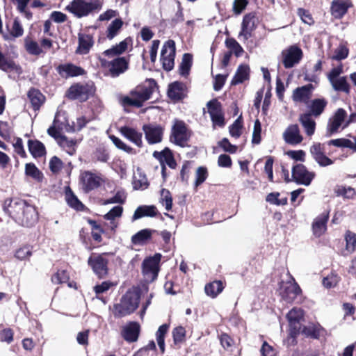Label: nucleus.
Segmentation results:
<instances>
[{
  "instance_id": "f257e3e1",
  "label": "nucleus",
  "mask_w": 356,
  "mask_h": 356,
  "mask_svg": "<svg viewBox=\"0 0 356 356\" xmlns=\"http://www.w3.org/2000/svg\"><path fill=\"white\" fill-rule=\"evenodd\" d=\"M3 209L22 226L31 227L37 222L38 219L35 208L20 199L6 200L3 204Z\"/></svg>"
},
{
  "instance_id": "f03ea898",
  "label": "nucleus",
  "mask_w": 356,
  "mask_h": 356,
  "mask_svg": "<svg viewBox=\"0 0 356 356\" xmlns=\"http://www.w3.org/2000/svg\"><path fill=\"white\" fill-rule=\"evenodd\" d=\"M156 89L157 84L155 80L147 79L143 84L132 90L129 97H124L123 102L127 105L141 107L145 102L151 98Z\"/></svg>"
},
{
  "instance_id": "7ed1b4c3",
  "label": "nucleus",
  "mask_w": 356,
  "mask_h": 356,
  "mask_svg": "<svg viewBox=\"0 0 356 356\" xmlns=\"http://www.w3.org/2000/svg\"><path fill=\"white\" fill-rule=\"evenodd\" d=\"M140 291L130 289L121 298L119 303L113 306V315L115 318H122L132 314L139 305Z\"/></svg>"
},
{
  "instance_id": "20e7f679",
  "label": "nucleus",
  "mask_w": 356,
  "mask_h": 356,
  "mask_svg": "<svg viewBox=\"0 0 356 356\" xmlns=\"http://www.w3.org/2000/svg\"><path fill=\"white\" fill-rule=\"evenodd\" d=\"M102 8V3L99 0H73L65 10L76 17L82 18L99 11Z\"/></svg>"
},
{
  "instance_id": "39448f33",
  "label": "nucleus",
  "mask_w": 356,
  "mask_h": 356,
  "mask_svg": "<svg viewBox=\"0 0 356 356\" xmlns=\"http://www.w3.org/2000/svg\"><path fill=\"white\" fill-rule=\"evenodd\" d=\"M161 258V255L160 254H155L153 257L147 258L143 261L142 264L143 273L146 282H152L156 279Z\"/></svg>"
},
{
  "instance_id": "423d86ee",
  "label": "nucleus",
  "mask_w": 356,
  "mask_h": 356,
  "mask_svg": "<svg viewBox=\"0 0 356 356\" xmlns=\"http://www.w3.org/2000/svg\"><path fill=\"white\" fill-rule=\"evenodd\" d=\"M189 137L190 134L185 122L175 120L171 130L170 141L179 146L184 147Z\"/></svg>"
},
{
  "instance_id": "0eeeda50",
  "label": "nucleus",
  "mask_w": 356,
  "mask_h": 356,
  "mask_svg": "<svg viewBox=\"0 0 356 356\" xmlns=\"http://www.w3.org/2000/svg\"><path fill=\"white\" fill-rule=\"evenodd\" d=\"M175 43L173 40H169L164 43L161 52V60L165 70H172L175 65Z\"/></svg>"
},
{
  "instance_id": "6e6552de",
  "label": "nucleus",
  "mask_w": 356,
  "mask_h": 356,
  "mask_svg": "<svg viewBox=\"0 0 356 356\" xmlns=\"http://www.w3.org/2000/svg\"><path fill=\"white\" fill-rule=\"evenodd\" d=\"M282 61L285 68H291L298 64L302 57V51L296 45L284 49L281 54Z\"/></svg>"
},
{
  "instance_id": "1a4fd4ad",
  "label": "nucleus",
  "mask_w": 356,
  "mask_h": 356,
  "mask_svg": "<svg viewBox=\"0 0 356 356\" xmlns=\"http://www.w3.org/2000/svg\"><path fill=\"white\" fill-rule=\"evenodd\" d=\"M258 19L253 13L244 15L241 23V30L238 34V39L242 42H246L252 37V32L256 29Z\"/></svg>"
},
{
  "instance_id": "9d476101",
  "label": "nucleus",
  "mask_w": 356,
  "mask_h": 356,
  "mask_svg": "<svg viewBox=\"0 0 356 356\" xmlns=\"http://www.w3.org/2000/svg\"><path fill=\"white\" fill-rule=\"evenodd\" d=\"M314 177L315 173L307 170V168L302 164H297L292 168L293 179L298 184L307 186L310 185Z\"/></svg>"
},
{
  "instance_id": "9b49d317",
  "label": "nucleus",
  "mask_w": 356,
  "mask_h": 356,
  "mask_svg": "<svg viewBox=\"0 0 356 356\" xmlns=\"http://www.w3.org/2000/svg\"><path fill=\"white\" fill-rule=\"evenodd\" d=\"M346 112L343 108H338L334 115L330 118L326 130V136H331L333 134L337 133L341 126H343L346 118Z\"/></svg>"
},
{
  "instance_id": "f8f14e48",
  "label": "nucleus",
  "mask_w": 356,
  "mask_h": 356,
  "mask_svg": "<svg viewBox=\"0 0 356 356\" xmlns=\"http://www.w3.org/2000/svg\"><path fill=\"white\" fill-rule=\"evenodd\" d=\"M207 106L213 126L223 127L225 119L221 104L216 99H212L207 103Z\"/></svg>"
},
{
  "instance_id": "ddd939ff",
  "label": "nucleus",
  "mask_w": 356,
  "mask_h": 356,
  "mask_svg": "<svg viewBox=\"0 0 356 356\" xmlns=\"http://www.w3.org/2000/svg\"><path fill=\"white\" fill-rule=\"evenodd\" d=\"M91 92V88L88 84L76 83L68 89L67 96L72 99L84 102L88 99Z\"/></svg>"
},
{
  "instance_id": "4468645a",
  "label": "nucleus",
  "mask_w": 356,
  "mask_h": 356,
  "mask_svg": "<svg viewBox=\"0 0 356 356\" xmlns=\"http://www.w3.org/2000/svg\"><path fill=\"white\" fill-rule=\"evenodd\" d=\"M81 179L83 188L86 192H89L99 187L103 182V179L100 174L93 173L90 171H86L82 173Z\"/></svg>"
},
{
  "instance_id": "2eb2a0df",
  "label": "nucleus",
  "mask_w": 356,
  "mask_h": 356,
  "mask_svg": "<svg viewBox=\"0 0 356 356\" xmlns=\"http://www.w3.org/2000/svg\"><path fill=\"white\" fill-rule=\"evenodd\" d=\"M99 60L103 66H106L108 64L110 73L113 77L118 76L128 68V62L124 57H118L110 63H108L102 58H99Z\"/></svg>"
},
{
  "instance_id": "dca6fc26",
  "label": "nucleus",
  "mask_w": 356,
  "mask_h": 356,
  "mask_svg": "<svg viewBox=\"0 0 356 356\" xmlns=\"http://www.w3.org/2000/svg\"><path fill=\"white\" fill-rule=\"evenodd\" d=\"M310 153L316 162L322 167L330 165L333 163V161L325 155L324 145L323 144L314 143L310 147Z\"/></svg>"
},
{
  "instance_id": "f3484780",
  "label": "nucleus",
  "mask_w": 356,
  "mask_h": 356,
  "mask_svg": "<svg viewBox=\"0 0 356 356\" xmlns=\"http://www.w3.org/2000/svg\"><path fill=\"white\" fill-rule=\"evenodd\" d=\"M145 138L149 144L161 142L163 134L162 127L156 124H145L143 127Z\"/></svg>"
},
{
  "instance_id": "a211bd4d",
  "label": "nucleus",
  "mask_w": 356,
  "mask_h": 356,
  "mask_svg": "<svg viewBox=\"0 0 356 356\" xmlns=\"http://www.w3.org/2000/svg\"><path fill=\"white\" fill-rule=\"evenodd\" d=\"M88 264L94 273L100 278L107 274V259L101 255L92 256L88 259Z\"/></svg>"
},
{
  "instance_id": "6ab92c4d",
  "label": "nucleus",
  "mask_w": 356,
  "mask_h": 356,
  "mask_svg": "<svg viewBox=\"0 0 356 356\" xmlns=\"http://www.w3.org/2000/svg\"><path fill=\"white\" fill-rule=\"evenodd\" d=\"M283 138L286 143L292 145H298L303 140L298 124L289 125L283 133Z\"/></svg>"
},
{
  "instance_id": "aec40b11",
  "label": "nucleus",
  "mask_w": 356,
  "mask_h": 356,
  "mask_svg": "<svg viewBox=\"0 0 356 356\" xmlns=\"http://www.w3.org/2000/svg\"><path fill=\"white\" fill-rule=\"evenodd\" d=\"M140 332V325L136 322H130L124 326L122 331V336L125 341L131 343L137 341Z\"/></svg>"
},
{
  "instance_id": "412c9836",
  "label": "nucleus",
  "mask_w": 356,
  "mask_h": 356,
  "mask_svg": "<svg viewBox=\"0 0 356 356\" xmlns=\"http://www.w3.org/2000/svg\"><path fill=\"white\" fill-rule=\"evenodd\" d=\"M329 218V213L324 212L317 216L312 223L314 234L319 237L323 235L327 229V222Z\"/></svg>"
},
{
  "instance_id": "4be33fe9",
  "label": "nucleus",
  "mask_w": 356,
  "mask_h": 356,
  "mask_svg": "<svg viewBox=\"0 0 356 356\" xmlns=\"http://www.w3.org/2000/svg\"><path fill=\"white\" fill-rule=\"evenodd\" d=\"M120 131L124 137L135 144L136 146L138 147H142L143 134L141 132H139L136 129L127 126L122 127Z\"/></svg>"
},
{
  "instance_id": "5701e85b",
  "label": "nucleus",
  "mask_w": 356,
  "mask_h": 356,
  "mask_svg": "<svg viewBox=\"0 0 356 356\" xmlns=\"http://www.w3.org/2000/svg\"><path fill=\"white\" fill-rule=\"evenodd\" d=\"M351 6H353V5L349 0H334L331 5L332 15L335 18L340 19L347 13L348 9Z\"/></svg>"
},
{
  "instance_id": "b1692460",
  "label": "nucleus",
  "mask_w": 356,
  "mask_h": 356,
  "mask_svg": "<svg viewBox=\"0 0 356 356\" xmlns=\"http://www.w3.org/2000/svg\"><path fill=\"white\" fill-rule=\"evenodd\" d=\"M301 289L296 283L289 282L281 288V295L286 302H292L300 293Z\"/></svg>"
},
{
  "instance_id": "393cba45",
  "label": "nucleus",
  "mask_w": 356,
  "mask_h": 356,
  "mask_svg": "<svg viewBox=\"0 0 356 356\" xmlns=\"http://www.w3.org/2000/svg\"><path fill=\"white\" fill-rule=\"evenodd\" d=\"M314 86L312 84H307L297 88L293 93V99L295 102L307 103L310 99Z\"/></svg>"
},
{
  "instance_id": "a878e982",
  "label": "nucleus",
  "mask_w": 356,
  "mask_h": 356,
  "mask_svg": "<svg viewBox=\"0 0 356 356\" xmlns=\"http://www.w3.org/2000/svg\"><path fill=\"white\" fill-rule=\"evenodd\" d=\"M303 311L300 308H293L287 314L289 325L294 332L300 329V322L303 318Z\"/></svg>"
},
{
  "instance_id": "bb28decb",
  "label": "nucleus",
  "mask_w": 356,
  "mask_h": 356,
  "mask_svg": "<svg viewBox=\"0 0 356 356\" xmlns=\"http://www.w3.org/2000/svg\"><path fill=\"white\" fill-rule=\"evenodd\" d=\"M58 72L62 77L76 76L84 74V70L72 64L60 65Z\"/></svg>"
},
{
  "instance_id": "cd10ccee",
  "label": "nucleus",
  "mask_w": 356,
  "mask_h": 356,
  "mask_svg": "<svg viewBox=\"0 0 356 356\" xmlns=\"http://www.w3.org/2000/svg\"><path fill=\"white\" fill-rule=\"evenodd\" d=\"M153 156L158 159L161 165L166 163L170 168H175L177 163L173 158V156L169 149L165 148L161 152L155 151L153 153Z\"/></svg>"
},
{
  "instance_id": "c85d7f7f",
  "label": "nucleus",
  "mask_w": 356,
  "mask_h": 356,
  "mask_svg": "<svg viewBox=\"0 0 356 356\" xmlns=\"http://www.w3.org/2000/svg\"><path fill=\"white\" fill-rule=\"evenodd\" d=\"M327 105V101L324 98L314 99L308 105L309 111L307 113L316 118L320 116Z\"/></svg>"
},
{
  "instance_id": "c756f323",
  "label": "nucleus",
  "mask_w": 356,
  "mask_h": 356,
  "mask_svg": "<svg viewBox=\"0 0 356 356\" xmlns=\"http://www.w3.org/2000/svg\"><path fill=\"white\" fill-rule=\"evenodd\" d=\"M299 121L305 129L308 136H312L316 129V122L312 118V115L309 113H302L299 116Z\"/></svg>"
},
{
  "instance_id": "7c9ffc66",
  "label": "nucleus",
  "mask_w": 356,
  "mask_h": 356,
  "mask_svg": "<svg viewBox=\"0 0 356 356\" xmlns=\"http://www.w3.org/2000/svg\"><path fill=\"white\" fill-rule=\"evenodd\" d=\"M27 96L35 111H38L45 100V97L41 92L33 88L29 90Z\"/></svg>"
},
{
  "instance_id": "2f4dec72",
  "label": "nucleus",
  "mask_w": 356,
  "mask_h": 356,
  "mask_svg": "<svg viewBox=\"0 0 356 356\" xmlns=\"http://www.w3.org/2000/svg\"><path fill=\"white\" fill-rule=\"evenodd\" d=\"M79 48L77 51L81 54H86L92 47L94 42L92 37L88 34L79 33Z\"/></svg>"
},
{
  "instance_id": "473e14b6",
  "label": "nucleus",
  "mask_w": 356,
  "mask_h": 356,
  "mask_svg": "<svg viewBox=\"0 0 356 356\" xmlns=\"http://www.w3.org/2000/svg\"><path fill=\"white\" fill-rule=\"evenodd\" d=\"M0 70L6 72H15L20 74L22 72L21 67L17 65L13 60L6 58L0 51Z\"/></svg>"
},
{
  "instance_id": "72a5a7b5",
  "label": "nucleus",
  "mask_w": 356,
  "mask_h": 356,
  "mask_svg": "<svg viewBox=\"0 0 356 356\" xmlns=\"http://www.w3.org/2000/svg\"><path fill=\"white\" fill-rule=\"evenodd\" d=\"M184 85L180 82H174L169 86L168 95V97L175 100H179L184 97Z\"/></svg>"
},
{
  "instance_id": "f704fd0d",
  "label": "nucleus",
  "mask_w": 356,
  "mask_h": 356,
  "mask_svg": "<svg viewBox=\"0 0 356 356\" xmlns=\"http://www.w3.org/2000/svg\"><path fill=\"white\" fill-rule=\"evenodd\" d=\"M156 215V208L154 206L138 207L132 217V220H136L145 216L154 217Z\"/></svg>"
},
{
  "instance_id": "c9c22d12",
  "label": "nucleus",
  "mask_w": 356,
  "mask_h": 356,
  "mask_svg": "<svg viewBox=\"0 0 356 356\" xmlns=\"http://www.w3.org/2000/svg\"><path fill=\"white\" fill-rule=\"evenodd\" d=\"M29 150L34 158L41 157L46 153L44 144L37 140H29L28 141Z\"/></svg>"
},
{
  "instance_id": "e433bc0d",
  "label": "nucleus",
  "mask_w": 356,
  "mask_h": 356,
  "mask_svg": "<svg viewBox=\"0 0 356 356\" xmlns=\"http://www.w3.org/2000/svg\"><path fill=\"white\" fill-rule=\"evenodd\" d=\"M250 67L247 65H241L238 66L236 72L232 80V85H236L243 83L245 80L249 79Z\"/></svg>"
},
{
  "instance_id": "4c0bfd02",
  "label": "nucleus",
  "mask_w": 356,
  "mask_h": 356,
  "mask_svg": "<svg viewBox=\"0 0 356 356\" xmlns=\"http://www.w3.org/2000/svg\"><path fill=\"white\" fill-rule=\"evenodd\" d=\"M65 200L70 207L77 211H82L83 209L84 205L74 194L70 187H67L65 190Z\"/></svg>"
},
{
  "instance_id": "58836bf2",
  "label": "nucleus",
  "mask_w": 356,
  "mask_h": 356,
  "mask_svg": "<svg viewBox=\"0 0 356 356\" xmlns=\"http://www.w3.org/2000/svg\"><path fill=\"white\" fill-rule=\"evenodd\" d=\"M223 289V283L221 281H214L207 284L204 287V291L207 296L215 298L222 291Z\"/></svg>"
},
{
  "instance_id": "ea45409f",
  "label": "nucleus",
  "mask_w": 356,
  "mask_h": 356,
  "mask_svg": "<svg viewBox=\"0 0 356 356\" xmlns=\"http://www.w3.org/2000/svg\"><path fill=\"white\" fill-rule=\"evenodd\" d=\"M333 89L336 91L343 92L346 94L350 92V86L347 82L346 76H341L330 81Z\"/></svg>"
},
{
  "instance_id": "a19ab883",
  "label": "nucleus",
  "mask_w": 356,
  "mask_h": 356,
  "mask_svg": "<svg viewBox=\"0 0 356 356\" xmlns=\"http://www.w3.org/2000/svg\"><path fill=\"white\" fill-rule=\"evenodd\" d=\"M152 232L153 231L148 229H145L139 231L138 232L132 236V243L135 245L143 244L151 238Z\"/></svg>"
},
{
  "instance_id": "79ce46f5",
  "label": "nucleus",
  "mask_w": 356,
  "mask_h": 356,
  "mask_svg": "<svg viewBox=\"0 0 356 356\" xmlns=\"http://www.w3.org/2000/svg\"><path fill=\"white\" fill-rule=\"evenodd\" d=\"M24 34V29L20 23L19 18L14 19L11 31L9 35H5L4 39L6 40H11V38H15L21 37Z\"/></svg>"
},
{
  "instance_id": "37998d69",
  "label": "nucleus",
  "mask_w": 356,
  "mask_h": 356,
  "mask_svg": "<svg viewBox=\"0 0 356 356\" xmlns=\"http://www.w3.org/2000/svg\"><path fill=\"white\" fill-rule=\"evenodd\" d=\"M168 324H163L159 327L156 333V341L162 353H163L165 351V337L168 331Z\"/></svg>"
},
{
  "instance_id": "c03bdc74",
  "label": "nucleus",
  "mask_w": 356,
  "mask_h": 356,
  "mask_svg": "<svg viewBox=\"0 0 356 356\" xmlns=\"http://www.w3.org/2000/svg\"><path fill=\"white\" fill-rule=\"evenodd\" d=\"M127 43L125 41L120 42L118 44L113 46L103 52V54L109 58L119 56L126 51Z\"/></svg>"
},
{
  "instance_id": "a18cd8bd",
  "label": "nucleus",
  "mask_w": 356,
  "mask_h": 356,
  "mask_svg": "<svg viewBox=\"0 0 356 356\" xmlns=\"http://www.w3.org/2000/svg\"><path fill=\"white\" fill-rule=\"evenodd\" d=\"M122 25L123 22L121 19H115L113 20L107 29L106 37L109 40H112L115 36L117 35Z\"/></svg>"
},
{
  "instance_id": "49530a36",
  "label": "nucleus",
  "mask_w": 356,
  "mask_h": 356,
  "mask_svg": "<svg viewBox=\"0 0 356 356\" xmlns=\"http://www.w3.org/2000/svg\"><path fill=\"white\" fill-rule=\"evenodd\" d=\"M192 65V56L184 54L179 66V73L181 76H186L189 74Z\"/></svg>"
},
{
  "instance_id": "de8ad7c7",
  "label": "nucleus",
  "mask_w": 356,
  "mask_h": 356,
  "mask_svg": "<svg viewBox=\"0 0 356 356\" xmlns=\"http://www.w3.org/2000/svg\"><path fill=\"white\" fill-rule=\"evenodd\" d=\"M25 173L27 176L31 177L34 179L41 181L43 175L40 170L32 163H26L25 165Z\"/></svg>"
},
{
  "instance_id": "09e8293b",
  "label": "nucleus",
  "mask_w": 356,
  "mask_h": 356,
  "mask_svg": "<svg viewBox=\"0 0 356 356\" xmlns=\"http://www.w3.org/2000/svg\"><path fill=\"white\" fill-rule=\"evenodd\" d=\"M346 249L352 253L355 250L356 248V234L350 231H347L345 234Z\"/></svg>"
},
{
  "instance_id": "8fccbe9b",
  "label": "nucleus",
  "mask_w": 356,
  "mask_h": 356,
  "mask_svg": "<svg viewBox=\"0 0 356 356\" xmlns=\"http://www.w3.org/2000/svg\"><path fill=\"white\" fill-rule=\"evenodd\" d=\"M321 329V327L318 325H316L314 324H311L307 326H305L302 328V332L307 337L317 339L320 336Z\"/></svg>"
},
{
  "instance_id": "3c124183",
  "label": "nucleus",
  "mask_w": 356,
  "mask_h": 356,
  "mask_svg": "<svg viewBox=\"0 0 356 356\" xmlns=\"http://www.w3.org/2000/svg\"><path fill=\"white\" fill-rule=\"evenodd\" d=\"M109 138L117 148L122 149L129 154H136V152L132 147L125 144L119 138L113 135L110 136Z\"/></svg>"
},
{
  "instance_id": "603ef678",
  "label": "nucleus",
  "mask_w": 356,
  "mask_h": 356,
  "mask_svg": "<svg viewBox=\"0 0 356 356\" xmlns=\"http://www.w3.org/2000/svg\"><path fill=\"white\" fill-rule=\"evenodd\" d=\"M75 141L72 139H68L66 136H63L60 140H58V144L65 149L66 152L70 154H73L74 152V145Z\"/></svg>"
},
{
  "instance_id": "864d4df0",
  "label": "nucleus",
  "mask_w": 356,
  "mask_h": 356,
  "mask_svg": "<svg viewBox=\"0 0 356 356\" xmlns=\"http://www.w3.org/2000/svg\"><path fill=\"white\" fill-rule=\"evenodd\" d=\"M225 44L227 48L230 49L231 51L237 56L242 55L243 49L239 43L234 38L227 39Z\"/></svg>"
},
{
  "instance_id": "5fc2aeb1",
  "label": "nucleus",
  "mask_w": 356,
  "mask_h": 356,
  "mask_svg": "<svg viewBox=\"0 0 356 356\" xmlns=\"http://www.w3.org/2000/svg\"><path fill=\"white\" fill-rule=\"evenodd\" d=\"M70 279L69 273L65 270H58L51 277V282L54 284H59L68 282Z\"/></svg>"
},
{
  "instance_id": "6e6d98bb",
  "label": "nucleus",
  "mask_w": 356,
  "mask_h": 356,
  "mask_svg": "<svg viewBox=\"0 0 356 356\" xmlns=\"http://www.w3.org/2000/svg\"><path fill=\"white\" fill-rule=\"evenodd\" d=\"M335 193L338 196H343L348 199H353L356 194L355 189L350 186H338L335 189Z\"/></svg>"
},
{
  "instance_id": "4d7b16f0",
  "label": "nucleus",
  "mask_w": 356,
  "mask_h": 356,
  "mask_svg": "<svg viewBox=\"0 0 356 356\" xmlns=\"http://www.w3.org/2000/svg\"><path fill=\"white\" fill-rule=\"evenodd\" d=\"M242 118L238 117L229 127V134L232 137L238 138L241 134Z\"/></svg>"
},
{
  "instance_id": "13d9d810",
  "label": "nucleus",
  "mask_w": 356,
  "mask_h": 356,
  "mask_svg": "<svg viewBox=\"0 0 356 356\" xmlns=\"http://www.w3.org/2000/svg\"><path fill=\"white\" fill-rule=\"evenodd\" d=\"M161 202L167 211H170L172 209V198L171 194L168 190L163 188L161 191Z\"/></svg>"
},
{
  "instance_id": "bf43d9fd",
  "label": "nucleus",
  "mask_w": 356,
  "mask_h": 356,
  "mask_svg": "<svg viewBox=\"0 0 356 356\" xmlns=\"http://www.w3.org/2000/svg\"><path fill=\"white\" fill-rule=\"evenodd\" d=\"M327 145L339 147H349L350 149L354 147L353 141L346 138L330 140L327 142Z\"/></svg>"
},
{
  "instance_id": "052dcab7",
  "label": "nucleus",
  "mask_w": 356,
  "mask_h": 356,
  "mask_svg": "<svg viewBox=\"0 0 356 356\" xmlns=\"http://www.w3.org/2000/svg\"><path fill=\"white\" fill-rule=\"evenodd\" d=\"M208 176V172L206 168L204 167H199L196 170V179L195 181V187H197L199 185L202 184Z\"/></svg>"
},
{
  "instance_id": "680f3d73",
  "label": "nucleus",
  "mask_w": 356,
  "mask_h": 356,
  "mask_svg": "<svg viewBox=\"0 0 356 356\" xmlns=\"http://www.w3.org/2000/svg\"><path fill=\"white\" fill-rule=\"evenodd\" d=\"M123 211V208L121 206H115L111 209L104 218L107 220H115L116 218H120Z\"/></svg>"
},
{
  "instance_id": "e2e57ef3",
  "label": "nucleus",
  "mask_w": 356,
  "mask_h": 356,
  "mask_svg": "<svg viewBox=\"0 0 356 356\" xmlns=\"http://www.w3.org/2000/svg\"><path fill=\"white\" fill-rule=\"evenodd\" d=\"M339 281V277L334 273H331L323 280V284L327 289L335 286Z\"/></svg>"
},
{
  "instance_id": "0e129e2a",
  "label": "nucleus",
  "mask_w": 356,
  "mask_h": 356,
  "mask_svg": "<svg viewBox=\"0 0 356 356\" xmlns=\"http://www.w3.org/2000/svg\"><path fill=\"white\" fill-rule=\"evenodd\" d=\"M26 51L32 55H40L42 53V50L38 44V42L31 40L26 42Z\"/></svg>"
},
{
  "instance_id": "69168bd1",
  "label": "nucleus",
  "mask_w": 356,
  "mask_h": 356,
  "mask_svg": "<svg viewBox=\"0 0 356 356\" xmlns=\"http://www.w3.org/2000/svg\"><path fill=\"white\" fill-rule=\"evenodd\" d=\"M186 335L185 329L179 326L175 327L172 331V337L175 343H179L182 342L184 340Z\"/></svg>"
},
{
  "instance_id": "338daca9",
  "label": "nucleus",
  "mask_w": 356,
  "mask_h": 356,
  "mask_svg": "<svg viewBox=\"0 0 356 356\" xmlns=\"http://www.w3.org/2000/svg\"><path fill=\"white\" fill-rule=\"evenodd\" d=\"M261 126L259 120H256L254 124L252 142L254 144H259L261 142Z\"/></svg>"
},
{
  "instance_id": "774afa93",
  "label": "nucleus",
  "mask_w": 356,
  "mask_h": 356,
  "mask_svg": "<svg viewBox=\"0 0 356 356\" xmlns=\"http://www.w3.org/2000/svg\"><path fill=\"white\" fill-rule=\"evenodd\" d=\"M126 200V195L124 192L118 191L116 193V194L109 198L105 200L104 204H115V203H120L122 204Z\"/></svg>"
}]
</instances>
